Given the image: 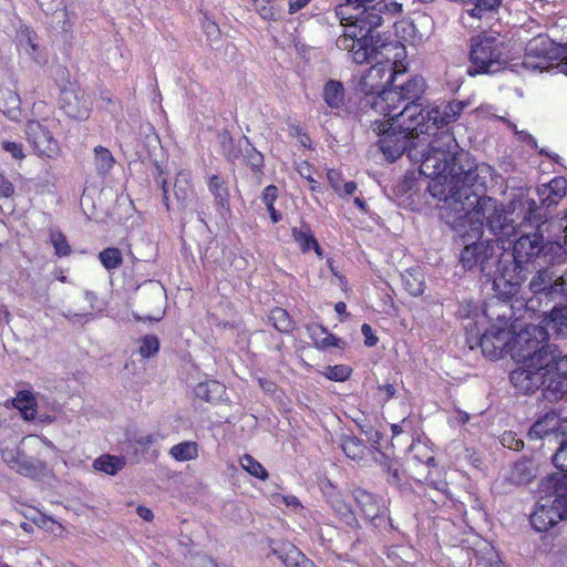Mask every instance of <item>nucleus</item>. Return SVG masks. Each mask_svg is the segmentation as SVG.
I'll return each mask as SVG.
<instances>
[{
    "mask_svg": "<svg viewBox=\"0 0 567 567\" xmlns=\"http://www.w3.org/2000/svg\"><path fill=\"white\" fill-rule=\"evenodd\" d=\"M464 106L460 101L427 107L410 105L395 115H374L368 121L379 136L380 151L389 161L394 162L404 153L412 161H421L420 173L431 179L427 190L435 198L444 194L451 168L467 157L449 127Z\"/></svg>",
    "mask_w": 567,
    "mask_h": 567,
    "instance_id": "f257e3e1",
    "label": "nucleus"
},
{
    "mask_svg": "<svg viewBox=\"0 0 567 567\" xmlns=\"http://www.w3.org/2000/svg\"><path fill=\"white\" fill-rule=\"evenodd\" d=\"M493 168L476 164L467 154L457 167L451 168V177L444 185V194L435 197L440 205L441 218L450 225L466 245L478 244L484 226L494 235L508 238L515 233V225L503 204L488 196H481Z\"/></svg>",
    "mask_w": 567,
    "mask_h": 567,
    "instance_id": "f03ea898",
    "label": "nucleus"
},
{
    "mask_svg": "<svg viewBox=\"0 0 567 567\" xmlns=\"http://www.w3.org/2000/svg\"><path fill=\"white\" fill-rule=\"evenodd\" d=\"M564 241H544L539 233L523 235L513 246V252H496V241L484 240L466 245L460 261L464 269L477 268L493 280V289L498 300L506 301L514 297L526 279L527 270L523 264L538 261L539 265H560L567 259V212L561 224Z\"/></svg>",
    "mask_w": 567,
    "mask_h": 567,
    "instance_id": "7ed1b4c3",
    "label": "nucleus"
},
{
    "mask_svg": "<svg viewBox=\"0 0 567 567\" xmlns=\"http://www.w3.org/2000/svg\"><path fill=\"white\" fill-rule=\"evenodd\" d=\"M516 361L520 365L511 372L509 379L518 391L529 394L542 389L543 396L550 402L567 396V354L543 352L538 358Z\"/></svg>",
    "mask_w": 567,
    "mask_h": 567,
    "instance_id": "20e7f679",
    "label": "nucleus"
},
{
    "mask_svg": "<svg viewBox=\"0 0 567 567\" xmlns=\"http://www.w3.org/2000/svg\"><path fill=\"white\" fill-rule=\"evenodd\" d=\"M404 47L399 42L383 43L378 47L365 62L372 63L359 79L355 86L357 92L364 95L361 101V107L368 117L377 115L371 111V100H374L386 84L394 83L405 72L402 62L404 58Z\"/></svg>",
    "mask_w": 567,
    "mask_h": 567,
    "instance_id": "39448f33",
    "label": "nucleus"
},
{
    "mask_svg": "<svg viewBox=\"0 0 567 567\" xmlns=\"http://www.w3.org/2000/svg\"><path fill=\"white\" fill-rule=\"evenodd\" d=\"M391 83V87L383 90L374 100H371V111L384 117L398 114L410 105H417L416 101L425 91V81L420 75H410L406 80ZM421 107V105L419 104Z\"/></svg>",
    "mask_w": 567,
    "mask_h": 567,
    "instance_id": "423d86ee",
    "label": "nucleus"
},
{
    "mask_svg": "<svg viewBox=\"0 0 567 567\" xmlns=\"http://www.w3.org/2000/svg\"><path fill=\"white\" fill-rule=\"evenodd\" d=\"M532 293L525 301V311L540 310L543 305L567 302V270L556 275L548 268L539 269L528 284Z\"/></svg>",
    "mask_w": 567,
    "mask_h": 567,
    "instance_id": "0eeeda50",
    "label": "nucleus"
},
{
    "mask_svg": "<svg viewBox=\"0 0 567 567\" xmlns=\"http://www.w3.org/2000/svg\"><path fill=\"white\" fill-rule=\"evenodd\" d=\"M470 61L474 72L496 73L507 63L506 47L499 37L492 33H481L471 39Z\"/></svg>",
    "mask_w": 567,
    "mask_h": 567,
    "instance_id": "6e6552de",
    "label": "nucleus"
},
{
    "mask_svg": "<svg viewBox=\"0 0 567 567\" xmlns=\"http://www.w3.org/2000/svg\"><path fill=\"white\" fill-rule=\"evenodd\" d=\"M548 339L547 329L539 324H526L518 332L511 330V357L514 360L532 359L539 357L543 352H561L556 347L546 343Z\"/></svg>",
    "mask_w": 567,
    "mask_h": 567,
    "instance_id": "1a4fd4ad",
    "label": "nucleus"
},
{
    "mask_svg": "<svg viewBox=\"0 0 567 567\" xmlns=\"http://www.w3.org/2000/svg\"><path fill=\"white\" fill-rule=\"evenodd\" d=\"M540 501L537 503L534 513L530 515V524L535 530L547 532L559 520L567 519V498L560 497L558 493H546L540 483Z\"/></svg>",
    "mask_w": 567,
    "mask_h": 567,
    "instance_id": "9d476101",
    "label": "nucleus"
},
{
    "mask_svg": "<svg viewBox=\"0 0 567 567\" xmlns=\"http://www.w3.org/2000/svg\"><path fill=\"white\" fill-rule=\"evenodd\" d=\"M336 14L341 21H346L350 28L358 29L365 38L383 22V14L377 3L363 8L361 6L339 4L336 8Z\"/></svg>",
    "mask_w": 567,
    "mask_h": 567,
    "instance_id": "9b49d317",
    "label": "nucleus"
},
{
    "mask_svg": "<svg viewBox=\"0 0 567 567\" xmlns=\"http://www.w3.org/2000/svg\"><path fill=\"white\" fill-rule=\"evenodd\" d=\"M45 122L47 120H29L24 128L25 137L38 156L55 158L59 156L61 148Z\"/></svg>",
    "mask_w": 567,
    "mask_h": 567,
    "instance_id": "f8f14e48",
    "label": "nucleus"
},
{
    "mask_svg": "<svg viewBox=\"0 0 567 567\" xmlns=\"http://www.w3.org/2000/svg\"><path fill=\"white\" fill-rule=\"evenodd\" d=\"M478 346L482 353L491 360H497L504 353L511 354V330L493 326L480 337Z\"/></svg>",
    "mask_w": 567,
    "mask_h": 567,
    "instance_id": "ddd939ff",
    "label": "nucleus"
},
{
    "mask_svg": "<svg viewBox=\"0 0 567 567\" xmlns=\"http://www.w3.org/2000/svg\"><path fill=\"white\" fill-rule=\"evenodd\" d=\"M550 45L549 39L545 35L533 38L526 45L523 68L532 71L547 69L549 66Z\"/></svg>",
    "mask_w": 567,
    "mask_h": 567,
    "instance_id": "4468645a",
    "label": "nucleus"
},
{
    "mask_svg": "<svg viewBox=\"0 0 567 567\" xmlns=\"http://www.w3.org/2000/svg\"><path fill=\"white\" fill-rule=\"evenodd\" d=\"M530 317L540 319V323L547 329H553L557 334L567 336V302H553L537 311H527Z\"/></svg>",
    "mask_w": 567,
    "mask_h": 567,
    "instance_id": "2eb2a0df",
    "label": "nucleus"
},
{
    "mask_svg": "<svg viewBox=\"0 0 567 567\" xmlns=\"http://www.w3.org/2000/svg\"><path fill=\"white\" fill-rule=\"evenodd\" d=\"M336 45L338 49L347 51L353 62L358 64L369 60L370 54L377 50V48L369 44L368 39L360 31L358 33L352 31L340 35L336 41Z\"/></svg>",
    "mask_w": 567,
    "mask_h": 567,
    "instance_id": "dca6fc26",
    "label": "nucleus"
},
{
    "mask_svg": "<svg viewBox=\"0 0 567 567\" xmlns=\"http://www.w3.org/2000/svg\"><path fill=\"white\" fill-rule=\"evenodd\" d=\"M91 99L82 90L65 89L61 94V107L69 117L85 120L90 115Z\"/></svg>",
    "mask_w": 567,
    "mask_h": 567,
    "instance_id": "f3484780",
    "label": "nucleus"
},
{
    "mask_svg": "<svg viewBox=\"0 0 567 567\" xmlns=\"http://www.w3.org/2000/svg\"><path fill=\"white\" fill-rule=\"evenodd\" d=\"M271 553L286 567H316L310 559L289 542H272Z\"/></svg>",
    "mask_w": 567,
    "mask_h": 567,
    "instance_id": "a211bd4d",
    "label": "nucleus"
},
{
    "mask_svg": "<svg viewBox=\"0 0 567 567\" xmlns=\"http://www.w3.org/2000/svg\"><path fill=\"white\" fill-rule=\"evenodd\" d=\"M353 498L365 519L375 522L386 514V508L380 498L362 488L353 489Z\"/></svg>",
    "mask_w": 567,
    "mask_h": 567,
    "instance_id": "6ab92c4d",
    "label": "nucleus"
},
{
    "mask_svg": "<svg viewBox=\"0 0 567 567\" xmlns=\"http://www.w3.org/2000/svg\"><path fill=\"white\" fill-rule=\"evenodd\" d=\"M38 35L29 25L21 23L17 29L16 43L19 50L23 51L30 59L41 64L44 59L40 54Z\"/></svg>",
    "mask_w": 567,
    "mask_h": 567,
    "instance_id": "aec40b11",
    "label": "nucleus"
},
{
    "mask_svg": "<svg viewBox=\"0 0 567 567\" xmlns=\"http://www.w3.org/2000/svg\"><path fill=\"white\" fill-rule=\"evenodd\" d=\"M559 427V417L554 413H546L543 417L537 420L528 431L529 440H544L548 439L549 442L554 439L557 442L556 431Z\"/></svg>",
    "mask_w": 567,
    "mask_h": 567,
    "instance_id": "412c9836",
    "label": "nucleus"
},
{
    "mask_svg": "<svg viewBox=\"0 0 567 567\" xmlns=\"http://www.w3.org/2000/svg\"><path fill=\"white\" fill-rule=\"evenodd\" d=\"M567 181L564 177H554L549 183L538 187L537 194L546 206L556 205L565 195Z\"/></svg>",
    "mask_w": 567,
    "mask_h": 567,
    "instance_id": "4be33fe9",
    "label": "nucleus"
},
{
    "mask_svg": "<svg viewBox=\"0 0 567 567\" xmlns=\"http://www.w3.org/2000/svg\"><path fill=\"white\" fill-rule=\"evenodd\" d=\"M194 187L192 184L190 173L187 171H181L174 184V195L176 200L182 207H186L194 198Z\"/></svg>",
    "mask_w": 567,
    "mask_h": 567,
    "instance_id": "5701e85b",
    "label": "nucleus"
},
{
    "mask_svg": "<svg viewBox=\"0 0 567 567\" xmlns=\"http://www.w3.org/2000/svg\"><path fill=\"white\" fill-rule=\"evenodd\" d=\"M12 405L19 410L25 421H32L37 415V399L33 392L21 390L12 400Z\"/></svg>",
    "mask_w": 567,
    "mask_h": 567,
    "instance_id": "b1692460",
    "label": "nucleus"
},
{
    "mask_svg": "<svg viewBox=\"0 0 567 567\" xmlns=\"http://www.w3.org/2000/svg\"><path fill=\"white\" fill-rule=\"evenodd\" d=\"M344 87L340 81L329 80L323 85L322 99L331 110H339L344 105Z\"/></svg>",
    "mask_w": 567,
    "mask_h": 567,
    "instance_id": "393cba45",
    "label": "nucleus"
},
{
    "mask_svg": "<svg viewBox=\"0 0 567 567\" xmlns=\"http://www.w3.org/2000/svg\"><path fill=\"white\" fill-rule=\"evenodd\" d=\"M402 285L411 296H421L425 290L423 270L420 267L406 269L402 274Z\"/></svg>",
    "mask_w": 567,
    "mask_h": 567,
    "instance_id": "a878e982",
    "label": "nucleus"
},
{
    "mask_svg": "<svg viewBox=\"0 0 567 567\" xmlns=\"http://www.w3.org/2000/svg\"><path fill=\"white\" fill-rule=\"evenodd\" d=\"M2 460L19 473L28 474L32 468L31 461L17 447L1 449Z\"/></svg>",
    "mask_w": 567,
    "mask_h": 567,
    "instance_id": "bb28decb",
    "label": "nucleus"
},
{
    "mask_svg": "<svg viewBox=\"0 0 567 567\" xmlns=\"http://www.w3.org/2000/svg\"><path fill=\"white\" fill-rule=\"evenodd\" d=\"M330 506L339 519L346 524L350 529H357L359 522L351 509V506L347 504L343 498L339 495H334L329 499Z\"/></svg>",
    "mask_w": 567,
    "mask_h": 567,
    "instance_id": "cd10ccee",
    "label": "nucleus"
},
{
    "mask_svg": "<svg viewBox=\"0 0 567 567\" xmlns=\"http://www.w3.org/2000/svg\"><path fill=\"white\" fill-rule=\"evenodd\" d=\"M307 332L318 349L339 347L340 340L336 336L328 333L327 329L322 326L309 324L307 326Z\"/></svg>",
    "mask_w": 567,
    "mask_h": 567,
    "instance_id": "c85d7f7f",
    "label": "nucleus"
},
{
    "mask_svg": "<svg viewBox=\"0 0 567 567\" xmlns=\"http://www.w3.org/2000/svg\"><path fill=\"white\" fill-rule=\"evenodd\" d=\"M503 0H473L470 8L465 12L475 19L488 18L496 13L502 6Z\"/></svg>",
    "mask_w": 567,
    "mask_h": 567,
    "instance_id": "c756f323",
    "label": "nucleus"
},
{
    "mask_svg": "<svg viewBox=\"0 0 567 567\" xmlns=\"http://www.w3.org/2000/svg\"><path fill=\"white\" fill-rule=\"evenodd\" d=\"M292 237L300 246L301 250L303 252L309 251L311 248L316 251L318 256L322 255V250L313 237L310 227L306 224H302L301 227H293L292 230Z\"/></svg>",
    "mask_w": 567,
    "mask_h": 567,
    "instance_id": "7c9ffc66",
    "label": "nucleus"
},
{
    "mask_svg": "<svg viewBox=\"0 0 567 567\" xmlns=\"http://www.w3.org/2000/svg\"><path fill=\"white\" fill-rule=\"evenodd\" d=\"M0 111L11 121L19 122L21 118V100L18 93L7 90L0 101Z\"/></svg>",
    "mask_w": 567,
    "mask_h": 567,
    "instance_id": "2f4dec72",
    "label": "nucleus"
},
{
    "mask_svg": "<svg viewBox=\"0 0 567 567\" xmlns=\"http://www.w3.org/2000/svg\"><path fill=\"white\" fill-rule=\"evenodd\" d=\"M208 189L214 196L216 205L220 206L221 208L229 206V192L227 183L224 178L218 175H213L209 178Z\"/></svg>",
    "mask_w": 567,
    "mask_h": 567,
    "instance_id": "473e14b6",
    "label": "nucleus"
},
{
    "mask_svg": "<svg viewBox=\"0 0 567 567\" xmlns=\"http://www.w3.org/2000/svg\"><path fill=\"white\" fill-rule=\"evenodd\" d=\"M125 465L123 457L104 454L93 462V467L109 475L117 474Z\"/></svg>",
    "mask_w": 567,
    "mask_h": 567,
    "instance_id": "72a5a7b5",
    "label": "nucleus"
},
{
    "mask_svg": "<svg viewBox=\"0 0 567 567\" xmlns=\"http://www.w3.org/2000/svg\"><path fill=\"white\" fill-rule=\"evenodd\" d=\"M195 395L207 402L216 401L224 392V385L217 381L200 382L196 385Z\"/></svg>",
    "mask_w": 567,
    "mask_h": 567,
    "instance_id": "f704fd0d",
    "label": "nucleus"
},
{
    "mask_svg": "<svg viewBox=\"0 0 567 567\" xmlns=\"http://www.w3.org/2000/svg\"><path fill=\"white\" fill-rule=\"evenodd\" d=\"M169 454L179 462L195 460L198 456V445L195 442H182L171 447Z\"/></svg>",
    "mask_w": 567,
    "mask_h": 567,
    "instance_id": "c9c22d12",
    "label": "nucleus"
},
{
    "mask_svg": "<svg viewBox=\"0 0 567 567\" xmlns=\"http://www.w3.org/2000/svg\"><path fill=\"white\" fill-rule=\"evenodd\" d=\"M543 489L546 493H558L560 497L567 498V474L555 473L543 480Z\"/></svg>",
    "mask_w": 567,
    "mask_h": 567,
    "instance_id": "e433bc0d",
    "label": "nucleus"
},
{
    "mask_svg": "<svg viewBox=\"0 0 567 567\" xmlns=\"http://www.w3.org/2000/svg\"><path fill=\"white\" fill-rule=\"evenodd\" d=\"M269 320L279 332L289 333L293 330V322L289 313L282 308L272 309L269 315Z\"/></svg>",
    "mask_w": 567,
    "mask_h": 567,
    "instance_id": "4c0bfd02",
    "label": "nucleus"
},
{
    "mask_svg": "<svg viewBox=\"0 0 567 567\" xmlns=\"http://www.w3.org/2000/svg\"><path fill=\"white\" fill-rule=\"evenodd\" d=\"M95 167L100 175H105L114 166V157L111 152L102 146L94 148Z\"/></svg>",
    "mask_w": 567,
    "mask_h": 567,
    "instance_id": "58836bf2",
    "label": "nucleus"
},
{
    "mask_svg": "<svg viewBox=\"0 0 567 567\" xmlns=\"http://www.w3.org/2000/svg\"><path fill=\"white\" fill-rule=\"evenodd\" d=\"M99 260L106 270H114L123 262L122 252L118 248L107 247L100 251Z\"/></svg>",
    "mask_w": 567,
    "mask_h": 567,
    "instance_id": "ea45409f",
    "label": "nucleus"
},
{
    "mask_svg": "<svg viewBox=\"0 0 567 567\" xmlns=\"http://www.w3.org/2000/svg\"><path fill=\"white\" fill-rule=\"evenodd\" d=\"M344 454L352 460H360L364 455L365 445L355 436H347L342 441Z\"/></svg>",
    "mask_w": 567,
    "mask_h": 567,
    "instance_id": "a19ab883",
    "label": "nucleus"
},
{
    "mask_svg": "<svg viewBox=\"0 0 567 567\" xmlns=\"http://www.w3.org/2000/svg\"><path fill=\"white\" fill-rule=\"evenodd\" d=\"M239 462L241 467L250 475L260 480H266L268 477V472L266 468L251 455L245 454L243 457H240Z\"/></svg>",
    "mask_w": 567,
    "mask_h": 567,
    "instance_id": "79ce46f5",
    "label": "nucleus"
},
{
    "mask_svg": "<svg viewBox=\"0 0 567 567\" xmlns=\"http://www.w3.org/2000/svg\"><path fill=\"white\" fill-rule=\"evenodd\" d=\"M159 351L158 338L154 334L144 336L140 340L138 352L144 359L155 355Z\"/></svg>",
    "mask_w": 567,
    "mask_h": 567,
    "instance_id": "37998d69",
    "label": "nucleus"
},
{
    "mask_svg": "<svg viewBox=\"0 0 567 567\" xmlns=\"http://www.w3.org/2000/svg\"><path fill=\"white\" fill-rule=\"evenodd\" d=\"M50 243L54 247L58 257H66L71 254V247L66 237L59 230H52L50 234Z\"/></svg>",
    "mask_w": 567,
    "mask_h": 567,
    "instance_id": "c03bdc74",
    "label": "nucleus"
},
{
    "mask_svg": "<svg viewBox=\"0 0 567 567\" xmlns=\"http://www.w3.org/2000/svg\"><path fill=\"white\" fill-rule=\"evenodd\" d=\"M551 458L556 468L559 470L558 473L567 474V435L561 439L559 447Z\"/></svg>",
    "mask_w": 567,
    "mask_h": 567,
    "instance_id": "a18cd8bd",
    "label": "nucleus"
},
{
    "mask_svg": "<svg viewBox=\"0 0 567 567\" xmlns=\"http://www.w3.org/2000/svg\"><path fill=\"white\" fill-rule=\"evenodd\" d=\"M0 146L2 151L8 153L14 161H22L25 157L24 146L20 142L2 140Z\"/></svg>",
    "mask_w": 567,
    "mask_h": 567,
    "instance_id": "49530a36",
    "label": "nucleus"
},
{
    "mask_svg": "<svg viewBox=\"0 0 567 567\" xmlns=\"http://www.w3.org/2000/svg\"><path fill=\"white\" fill-rule=\"evenodd\" d=\"M350 368L343 364L328 367L324 375L332 381H344L350 377Z\"/></svg>",
    "mask_w": 567,
    "mask_h": 567,
    "instance_id": "de8ad7c7",
    "label": "nucleus"
},
{
    "mask_svg": "<svg viewBox=\"0 0 567 567\" xmlns=\"http://www.w3.org/2000/svg\"><path fill=\"white\" fill-rule=\"evenodd\" d=\"M274 503L277 505L282 503L292 512L296 513L303 509V506L301 505L300 501L295 495H275Z\"/></svg>",
    "mask_w": 567,
    "mask_h": 567,
    "instance_id": "09e8293b",
    "label": "nucleus"
},
{
    "mask_svg": "<svg viewBox=\"0 0 567 567\" xmlns=\"http://www.w3.org/2000/svg\"><path fill=\"white\" fill-rule=\"evenodd\" d=\"M377 6L379 7L382 14L394 16L402 12V3H400L398 0H379L377 1Z\"/></svg>",
    "mask_w": 567,
    "mask_h": 567,
    "instance_id": "8fccbe9b",
    "label": "nucleus"
},
{
    "mask_svg": "<svg viewBox=\"0 0 567 567\" xmlns=\"http://www.w3.org/2000/svg\"><path fill=\"white\" fill-rule=\"evenodd\" d=\"M502 444L511 450L519 451L524 447L522 439L517 437L513 432H505L501 439Z\"/></svg>",
    "mask_w": 567,
    "mask_h": 567,
    "instance_id": "3c124183",
    "label": "nucleus"
},
{
    "mask_svg": "<svg viewBox=\"0 0 567 567\" xmlns=\"http://www.w3.org/2000/svg\"><path fill=\"white\" fill-rule=\"evenodd\" d=\"M220 144L223 146V152L228 159H234L237 157V154L233 151V140L227 132H224L219 135Z\"/></svg>",
    "mask_w": 567,
    "mask_h": 567,
    "instance_id": "603ef678",
    "label": "nucleus"
},
{
    "mask_svg": "<svg viewBox=\"0 0 567 567\" xmlns=\"http://www.w3.org/2000/svg\"><path fill=\"white\" fill-rule=\"evenodd\" d=\"M190 567H218L214 559L203 554H195L190 557Z\"/></svg>",
    "mask_w": 567,
    "mask_h": 567,
    "instance_id": "864d4df0",
    "label": "nucleus"
},
{
    "mask_svg": "<svg viewBox=\"0 0 567 567\" xmlns=\"http://www.w3.org/2000/svg\"><path fill=\"white\" fill-rule=\"evenodd\" d=\"M327 178L329 181V184L333 188V190L339 196H342V193H341V183H342L341 173L336 171V169H329L328 173H327Z\"/></svg>",
    "mask_w": 567,
    "mask_h": 567,
    "instance_id": "5fc2aeb1",
    "label": "nucleus"
},
{
    "mask_svg": "<svg viewBox=\"0 0 567 567\" xmlns=\"http://www.w3.org/2000/svg\"><path fill=\"white\" fill-rule=\"evenodd\" d=\"M277 196L278 188L275 185H269L264 189L261 199L266 207H270L275 205Z\"/></svg>",
    "mask_w": 567,
    "mask_h": 567,
    "instance_id": "6e6d98bb",
    "label": "nucleus"
},
{
    "mask_svg": "<svg viewBox=\"0 0 567 567\" xmlns=\"http://www.w3.org/2000/svg\"><path fill=\"white\" fill-rule=\"evenodd\" d=\"M361 432L368 437L369 441L378 443L381 435L378 431H374L371 425L361 423L359 420L355 421Z\"/></svg>",
    "mask_w": 567,
    "mask_h": 567,
    "instance_id": "4d7b16f0",
    "label": "nucleus"
},
{
    "mask_svg": "<svg viewBox=\"0 0 567 567\" xmlns=\"http://www.w3.org/2000/svg\"><path fill=\"white\" fill-rule=\"evenodd\" d=\"M14 192L12 183L0 174V197H10Z\"/></svg>",
    "mask_w": 567,
    "mask_h": 567,
    "instance_id": "13d9d810",
    "label": "nucleus"
},
{
    "mask_svg": "<svg viewBox=\"0 0 567 567\" xmlns=\"http://www.w3.org/2000/svg\"><path fill=\"white\" fill-rule=\"evenodd\" d=\"M361 332L365 338V340H364L365 346L373 347L377 344L378 338L373 334V330L370 324L363 323L361 326Z\"/></svg>",
    "mask_w": 567,
    "mask_h": 567,
    "instance_id": "bf43d9fd",
    "label": "nucleus"
},
{
    "mask_svg": "<svg viewBox=\"0 0 567 567\" xmlns=\"http://www.w3.org/2000/svg\"><path fill=\"white\" fill-rule=\"evenodd\" d=\"M158 439V435H155V434H143V435H140L137 436L134 441L136 444L141 445V446H144V447H148L151 445H153Z\"/></svg>",
    "mask_w": 567,
    "mask_h": 567,
    "instance_id": "052dcab7",
    "label": "nucleus"
},
{
    "mask_svg": "<svg viewBox=\"0 0 567 567\" xmlns=\"http://www.w3.org/2000/svg\"><path fill=\"white\" fill-rule=\"evenodd\" d=\"M310 0H288L289 13L293 14L309 4Z\"/></svg>",
    "mask_w": 567,
    "mask_h": 567,
    "instance_id": "680f3d73",
    "label": "nucleus"
},
{
    "mask_svg": "<svg viewBox=\"0 0 567 567\" xmlns=\"http://www.w3.org/2000/svg\"><path fill=\"white\" fill-rule=\"evenodd\" d=\"M357 183L353 181L344 183L343 186H341V197L352 195L357 190Z\"/></svg>",
    "mask_w": 567,
    "mask_h": 567,
    "instance_id": "e2e57ef3",
    "label": "nucleus"
},
{
    "mask_svg": "<svg viewBox=\"0 0 567 567\" xmlns=\"http://www.w3.org/2000/svg\"><path fill=\"white\" fill-rule=\"evenodd\" d=\"M136 512H137V515L146 522H151L154 517L153 512L150 508L144 507V506H138Z\"/></svg>",
    "mask_w": 567,
    "mask_h": 567,
    "instance_id": "0e129e2a",
    "label": "nucleus"
},
{
    "mask_svg": "<svg viewBox=\"0 0 567 567\" xmlns=\"http://www.w3.org/2000/svg\"><path fill=\"white\" fill-rule=\"evenodd\" d=\"M389 484L396 485L400 482L399 470L391 466L390 471H386Z\"/></svg>",
    "mask_w": 567,
    "mask_h": 567,
    "instance_id": "69168bd1",
    "label": "nucleus"
},
{
    "mask_svg": "<svg viewBox=\"0 0 567 567\" xmlns=\"http://www.w3.org/2000/svg\"><path fill=\"white\" fill-rule=\"evenodd\" d=\"M516 134L518 135L519 140L525 141L526 143H528L529 145H532L535 148L537 147L535 138L532 135H529L528 133L523 132V131H520V132L517 131Z\"/></svg>",
    "mask_w": 567,
    "mask_h": 567,
    "instance_id": "338daca9",
    "label": "nucleus"
},
{
    "mask_svg": "<svg viewBox=\"0 0 567 567\" xmlns=\"http://www.w3.org/2000/svg\"><path fill=\"white\" fill-rule=\"evenodd\" d=\"M300 175L305 177L310 183V189L311 192L320 193L321 188L320 185L317 183L316 179H313L310 175H305L302 171H300Z\"/></svg>",
    "mask_w": 567,
    "mask_h": 567,
    "instance_id": "774afa93",
    "label": "nucleus"
}]
</instances>
